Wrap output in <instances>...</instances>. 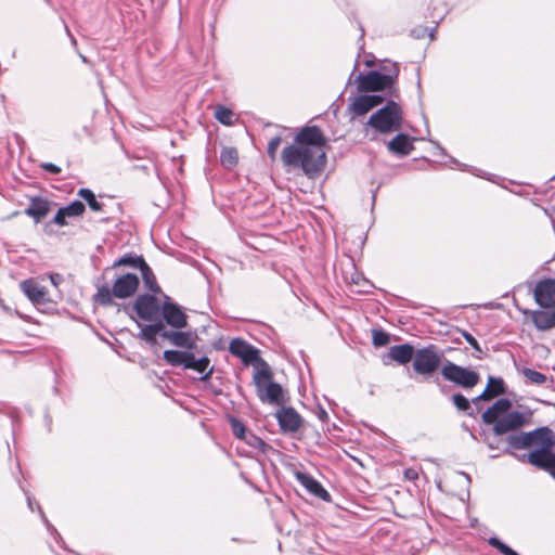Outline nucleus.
<instances>
[{"instance_id":"nucleus-1","label":"nucleus","mask_w":555,"mask_h":555,"mask_svg":"<svg viewBox=\"0 0 555 555\" xmlns=\"http://www.w3.org/2000/svg\"><path fill=\"white\" fill-rule=\"evenodd\" d=\"M326 139L317 126L304 127L282 151L284 166L301 169L309 178L321 175L326 164Z\"/></svg>"},{"instance_id":"nucleus-2","label":"nucleus","mask_w":555,"mask_h":555,"mask_svg":"<svg viewBox=\"0 0 555 555\" xmlns=\"http://www.w3.org/2000/svg\"><path fill=\"white\" fill-rule=\"evenodd\" d=\"M162 337L171 345L184 348L185 350H165L164 360L171 366H182L185 370H193L199 374L202 380H207L214 372L210 360L207 357L196 358L191 349L195 347L196 335L185 331H163Z\"/></svg>"},{"instance_id":"nucleus-3","label":"nucleus","mask_w":555,"mask_h":555,"mask_svg":"<svg viewBox=\"0 0 555 555\" xmlns=\"http://www.w3.org/2000/svg\"><path fill=\"white\" fill-rule=\"evenodd\" d=\"M555 434L548 427H540L532 430L529 452L517 455L524 463H529L543 469L555 479Z\"/></svg>"},{"instance_id":"nucleus-4","label":"nucleus","mask_w":555,"mask_h":555,"mask_svg":"<svg viewBox=\"0 0 555 555\" xmlns=\"http://www.w3.org/2000/svg\"><path fill=\"white\" fill-rule=\"evenodd\" d=\"M511 400L501 398L482 413V421L493 425L495 435H504L525 425L526 414L520 411H511Z\"/></svg>"},{"instance_id":"nucleus-5","label":"nucleus","mask_w":555,"mask_h":555,"mask_svg":"<svg viewBox=\"0 0 555 555\" xmlns=\"http://www.w3.org/2000/svg\"><path fill=\"white\" fill-rule=\"evenodd\" d=\"M253 380L257 396L262 403L276 406L285 403V391L280 384L272 380V374L267 364L255 372Z\"/></svg>"},{"instance_id":"nucleus-6","label":"nucleus","mask_w":555,"mask_h":555,"mask_svg":"<svg viewBox=\"0 0 555 555\" xmlns=\"http://www.w3.org/2000/svg\"><path fill=\"white\" fill-rule=\"evenodd\" d=\"M139 287V278L134 273H126L117 278L112 286L102 285L98 287L94 299L102 306L113 304V298L125 299L131 297Z\"/></svg>"},{"instance_id":"nucleus-7","label":"nucleus","mask_w":555,"mask_h":555,"mask_svg":"<svg viewBox=\"0 0 555 555\" xmlns=\"http://www.w3.org/2000/svg\"><path fill=\"white\" fill-rule=\"evenodd\" d=\"M367 125L380 133L398 131L402 127V111L396 102H388L376 111L367 120Z\"/></svg>"},{"instance_id":"nucleus-8","label":"nucleus","mask_w":555,"mask_h":555,"mask_svg":"<svg viewBox=\"0 0 555 555\" xmlns=\"http://www.w3.org/2000/svg\"><path fill=\"white\" fill-rule=\"evenodd\" d=\"M442 356L434 345L418 349L414 354L413 369L417 374L431 375L439 369Z\"/></svg>"},{"instance_id":"nucleus-9","label":"nucleus","mask_w":555,"mask_h":555,"mask_svg":"<svg viewBox=\"0 0 555 555\" xmlns=\"http://www.w3.org/2000/svg\"><path fill=\"white\" fill-rule=\"evenodd\" d=\"M398 76V69L393 65L392 73L382 74L379 72H370L366 75L360 74L357 77L358 90L360 92L382 91L392 86Z\"/></svg>"},{"instance_id":"nucleus-10","label":"nucleus","mask_w":555,"mask_h":555,"mask_svg":"<svg viewBox=\"0 0 555 555\" xmlns=\"http://www.w3.org/2000/svg\"><path fill=\"white\" fill-rule=\"evenodd\" d=\"M441 375L446 380L452 382L463 388H473L479 380L477 372L446 361L441 369Z\"/></svg>"},{"instance_id":"nucleus-11","label":"nucleus","mask_w":555,"mask_h":555,"mask_svg":"<svg viewBox=\"0 0 555 555\" xmlns=\"http://www.w3.org/2000/svg\"><path fill=\"white\" fill-rule=\"evenodd\" d=\"M384 101L380 95L360 94L350 100L348 112L351 118L364 116L371 109L382 104Z\"/></svg>"},{"instance_id":"nucleus-12","label":"nucleus","mask_w":555,"mask_h":555,"mask_svg":"<svg viewBox=\"0 0 555 555\" xmlns=\"http://www.w3.org/2000/svg\"><path fill=\"white\" fill-rule=\"evenodd\" d=\"M533 298L539 307H555V279L540 280L533 288Z\"/></svg>"},{"instance_id":"nucleus-13","label":"nucleus","mask_w":555,"mask_h":555,"mask_svg":"<svg viewBox=\"0 0 555 555\" xmlns=\"http://www.w3.org/2000/svg\"><path fill=\"white\" fill-rule=\"evenodd\" d=\"M160 312L166 324L169 326L176 330H182L188 326V315L177 304L165 301Z\"/></svg>"},{"instance_id":"nucleus-14","label":"nucleus","mask_w":555,"mask_h":555,"mask_svg":"<svg viewBox=\"0 0 555 555\" xmlns=\"http://www.w3.org/2000/svg\"><path fill=\"white\" fill-rule=\"evenodd\" d=\"M133 308L138 317L145 321L155 320L162 310V307H159L157 299L153 295L139 296L134 301Z\"/></svg>"},{"instance_id":"nucleus-15","label":"nucleus","mask_w":555,"mask_h":555,"mask_svg":"<svg viewBox=\"0 0 555 555\" xmlns=\"http://www.w3.org/2000/svg\"><path fill=\"white\" fill-rule=\"evenodd\" d=\"M229 351L246 365L254 364L259 360L258 350L242 338L232 339Z\"/></svg>"},{"instance_id":"nucleus-16","label":"nucleus","mask_w":555,"mask_h":555,"mask_svg":"<svg viewBox=\"0 0 555 555\" xmlns=\"http://www.w3.org/2000/svg\"><path fill=\"white\" fill-rule=\"evenodd\" d=\"M20 287L26 297L35 305H46L50 301L47 288L34 279L22 281Z\"/></svg>"},{"instance_id":"nucleus-17","label":"nucleus","mask_w":555,"mask_h":555,"mask_svg":"<svg viewBox=\"0 0 555 555\" xmlns=\"http://www.w3.org/2000/svg\"><path fill=\"white\" fill-rule=\"evenodd\" d=\"M538 310H530L528 314L539 331H550L555 327V307H540Z\"/></svg>"},{"instance_id":"nucleus-18","label":"nucleus","mask_w":555,"mask_h":555,"mask_svg":"<svg viewBox=\"0 0 555 555\" xmlns=\"http://www.w3.org/2000/svg\"><path fill=\"white\" fill-rule=\"evenodd\" d=\"M281 429L285 433H295L301 426V417L293 408H283L275 414Z\"/></svg>"},{"instance_id":"nucleus-19","label":"nucleus","mask_w":555,"mask_h":555,"mask_svg":"<svg viewBox=\"0 0 555 555\" xmlns=\"http://www.w3.org/2000/svg\"><path fill=\"white\" fill-rule=\"evenodd\" d=\"M294 475L296 480L301 486H304L311 494L315 495L319 499H322L323 501H331L330 493L312 476L302 472H295Z\"/></svg>"},{"instance_id":"nucleus-20","label":"nucleus","mask_w":555,"mask_h":555,"mask_svg":"<svg viewBox=\"0 0 555 555\" xmlns=\"http://www.w3.org/2000/svg\"><path fill=\"white\" fill-rule=\"evenodd\" d=\"M85 211V205L79 202L75 201L70 203L69 205L62 207L57 210L56 215L54 216L53 222L60 227H64L67 224L66 218L72 217H78L81 216Z\"/></svg>"},{"instance_id":"nucleus-21","label":"nucleus","mask_w":555,"mask_h":555,"mask_svg":"<svg viewBox=\"0 0 555 555\" xmlns=\"http://www.w3.org/2000/svg\"><path fill=\"white\" fill-rule=\"evenodd\" d=\"M50 211V202L42 197H34L30 205L25 209V214L31 217L36 223H39Z\"/></svg>"},{"instance_id":"nucleus-22","label":"nucleus","mask_w":555,"mask_h":555,"mask_svg":"<svg viewBox=\"0 0 555 555\" xmlns=\"http://www.w3.org/2000/svg\"><path fill=\"white\" fill-rule=\"evenodd\" d=\"M388 150L397 155L405 156L414 149L412 141L406 134L399 133L387 144Z\"/></svg>"},{"instance_id":"nucleus-23","label":"nucleus","mask_w":555,"mask_h":555,"mask_svg":"<svg viewBox=\"0 0 555 555\" xmlns=\"http://www.w3.org/2000/svg\"><path fill=\"white\" fill-rule=\"evenodd\" d=\"M415 350L409 344L395 345L389 349V358L393 361L405 364L414 359Z\"/></svg>"},{"instance_id":"nucleus-24","label":"nucleus","mask_w":555,"mask_h":555,"mask_svg":"<svg viewBox=\"0 0 555 555\" xmlns=\"http://www.w3.org/2000/svg\"><path fill=\"white\" fill-rule=\"evenodd\" d=\"M163 331H166V330L164 328V324L162 322L144 325L141 327V331H140L138 337L142 340H145L151 346H154L157 343V339H156L157 335L158 334L162 335Z\"/></svg>"},{"instance_id":"nucleus-25","label":"nucleus","mask_w":555,"mask_h":555,"mask_svg":"<svg viewBox=\"0 0 555 555\" xmlns=\"http://www.w3.org/2000/svg\"><path fill=\"white\" fill-rule=\"evenodd\" d=\"M138 263H139V270L141 271L142 279L144 281L146 288H149L150 291H152L154 293L159 292V287L157 285V282H156V279H155V275H154L152 269L147 266V263L144 261V259H140L138 261Z\"/></svg>"},{"instance_id":"nucleus-26","label":"nucleus","mask_w":555,"mask_h":555,"mask_svg":"<svg viewBox=\"0 0 555 555\" xmlns=\"http://www.w3.org/2000/svg\"><path fill=\"white\" fill-rule=\"evenodd\" d=\"M531 436H532V431L511 435L507 438V442H508L509 447L513 449H516V450L528 449L529 450Z\"/></svg>"},{"instance_id":"nucleus-27","label":"nucleus","mask_w":555,"mask_h":555,"mask_svg":"<svg viewBox=\"0 0 555 555\" xmlns=\"http://www.w3.org/2000/svg\"><path fill=\"white\" fill-rule=\"evenodd\" d=\"M220 162L223 167L231 169L238 162V152L234 147H223L220 154Z\"/></svg>"},{"instance_id":"nucleus-28","label":"nucleus","mask_w":555,"mask_h":555,"mask_svg":"<svg viewBox=\"0 0 555 555\" xmlns=\"http://www.w3.org/2000/svg\"><path fill=\"white\" fill-rule=\"evenodd\" d=\"M503 392H504V383L503 382H496V387L493 388V390H490V387H486V389L481 392V395H479L478 397L473 399L472 402L477 405L479 401H481V400H483V401L491 400L495 396L502 395Z\"/></svg>"},{"instance_id":"nucleus-29","label":"nucleus","mask_w":555,"mask_h":555,"mask_svg":"<svg viewBox=\"0 0 555 555\" xmlns=\"http://www.w3.org/2000/svg\"><path fill=\"white\" fill-rule=\"evenodd\" d=\"M215 118L222 125L231 126L234 122V113L225 106H217Z\"/></svg>"},{"instance_id":"nucleus-30","label":"nucleus","mask_w":555,"mask_h":555,"mask_svg":"<svg viewBox=\"0 0 555 555\" xmlns=\"http://www.w3.org/2000/svg\"><path fill=\"white\" fill-rule=\"evenodd\" d=\"M78 196L86 201L93 211H101L102 204L96 199L94 193L89 189H80Z\"/></svg>"},{"instance_id":"nucleus-31","label":"nucleus","mask_w":555,"mask_h":555,"mask_svg":"<svg viewBox=\"0 0 555 555\" xmlns=\"http://www.w3.org/2000/svg\"><path fill=\"white\" fill-rule=\"evenodd\" d=\"M243 441H245V443L248 444L254 450H257L261 453H266L267 450L269 449V446L253 433H248V435Z\"/></svg>"},{"instance_id":"nucleus-32","label":"nucleus","mask_w":555,"mask_h":555,"mask_svg":"<svg viewBox=\"0 0 555 555\" xmlns=\"http://www.w3.org/2000/svg\"><path fill=\"white\" fill-rule=\"evenodd\" d=\"M521 374L532 384H535V385H542L546 382L547 377L538 372V371H534V370H531V369H522L521 370Z\"/></svg>"},{"instance_id":"nucleus-33","label":"nucleus","mask_w":555,"mask_h":555,"mask_svg":"<svg viewBox=\"0 0 555 555\" xmlns=\"http://www.w3.org/2000/svg\"><path fill=\"white\" fill-rule=\"evenodd\" d=\"M230 424H231L233 435L236 438L244 440L249 433L246 430V427L244 426V424L234 417H232L230 420Z\"/></svg>"},{"instance_id":"nucleus-34","label":"nucleus","mask_w":555,"mask_h":555,"mask_svg":"<svg viewBox=\"0 0 555 555\" xmlns=\"http://www.w3.org/2000/svg\"><path fill=\"white\" fill-rule=\"evenodd\" d=\"M488 542L491 546L495 547L499 552H501L504 555H518L514 550H512L509 546L501 542L495 537H491Z\"/></svg>"},{"instance_id":"nucleus-35","label":"nucleus","mask_w":555,"mask_h":555,"mask_svg":"<svg viewBox=\"0 0 555 555\" xmlns=\"http://www.w3.org/2000/svg\"><path fill=\"white\" fill-rule=\"evenodd\" d=\"M373 344L376 347L386 346L389 344V335L384 331H373Z\"/></svg>"},{"instance_id":"nucleus-36","label":"nucleus","mask_w":555,"mask_h":555,"mask_svg":"<svg viewBox=\"0 0 555 555\" xmlns=\"http://www.w3.org/2000/svg\"><path fill=\"white\" fill-rule=\"evenodd\" d=\"M452 401L460 411H467L470 408L468 399L461 393L453 395Z\"/></svg>"},{"instance_id":"nucleus-37","label":"nucleus","mask_w":555,"mask_h":555,"mask_svg":"<svg viewBox=\"0 0 555 555\" xmlns=\"http://www.w3.org/2000/svg\"><path fill=\"white\" fill-rule=\"evenodd\" d=\"M281 142H282V138L279 137V135L272 138L269 141V143H268V155L270 156L271 159L275 158L276 151H278Z\"/></svg>"},{"instance_id":"nucleus-38","label":"nucleus","mask_w":555,"mask_h":555,"mask_svg":"<svg viewBox=\"0 0 555 555\" xmlns=\"http://www.w3.org/2000/svg\"><path fill=\"white\" fill-rule=\"evenodd\" d=\"M142 259L141 257H121L117 261H115L114 267H120V266H132L139 269L138 261Z\"/></svg>"},{"instance_id":"nucleus-39","label":"nucleus","mask_w":555,"mask_h":555,"mask_svg":"<svg viewBox=\"0 0 555 555\" xmlns=\"http://www.w3.org/2000/svg\"><path fill=\"white\" fill-rule=\"evenodd\" d=\"M41 168H43L44 170H47L53 175H57L61 172V168L52 163H43V164H41Z\"/></svg>"},{"instance_id":"nucleus-40","label":"nucleus","mask_w":555,"mask_h":555,"mask_svg":"<svg viewBox=\"0 0 555 555\" xmlns=\"http://www.w3.org/2000/svg\"><path fill=\"white\" fill-rule=\"evenodd\" d=\"M466 341L476 350L480 351L478 341L468 333H464Z\"/></svg>"},{"instance_id":"nucleus-41","label":"nucleus","mask_w":555,"mask_h":555,"mask_svg":"<svg viewBox=\"0 0 555 555\" xmlns=\"http://www.w3.org/2000/svg\"><path fill=\"white\" fill-rule=\"evenodd\" d=\"M53 286L57 287L63 282V276L59 273L50 274L49 276Z\"/></svg>"},{"instance_id":"nucleus-42","label":"nucleus","mask_w":555,"mask_h":555,"mask_svg":"<svg viewBox=\"0 0 555 555\" xmlns=\"http://www.w3.org/2000/svg\"><path fill=\"white\" fill-rule=\"evenodd\" d=\"M404 476L409 480H415L418 477V473L413 468H409L404 472Z\"/></svg>"},{"instance_id":"nucleus-43","label":"nucleus","mask_w":555,"mask_h":555,"mask_svg":"<svg viewBox=\"0 0 555 555\" xmlns=\"http://www.w3.org/2000/svg\"><path fill=\"white\" fill-rule=\"evenodd\" d=\"M496 382H503L501 378L489 377L487 387H490V390L496 387Z\"/></svg>"},{"instance_id":"nucleus-44","label":"nucleus","mask_w":555,"mask_h":555,"mask_svg":"<svg viewBox=\"0 0 555 555\" xmlns=\"http://www.w3.org/2000/svg\"><path fill=\"white\" fill-rule=\"evenodd\" d=\"M27 501H28V506L31 511H34V506H35V503L33 502V500L30 498H27Z\"/></svg>"},{"instance_id":"nucleus-45","label":"nucleus","mask_w":555,"mask_h":555,"mask_svg":"<svg viewBox=\"0 0 555 555\" xmlns=\"http://www.w3.org/2000/svg\"><path fill=\"white\" fill-rule=\"evenodd\" d=\"M488 444H489V448L493 449V448H494V446H495V442H492V443H491V442H489Z\"/></svg>"},{"instance_id":"nucleus-46","label":"nucleus","mask_w":555,"mask_h":555,"mask_svg":"<svg viewBox=\"0 0 555 555\" xmlns=\"http://www.w3.org/2000/svg\"><path fill=\"white\" fill-rule=\"evenodd\" d=\"M488 444H489V448L493 449V448H494V446H495V442H492V443H491V442H489Z\"/></svg>"},{"instance_id":"nucleus-47","label":"nucleus","mask_w":555,"mask_h":555,"mask_svg":"<svg viewBox=\"0 0 555 555\" xmlns=\"http://www.w3.org/2000/svg\"><path fill=\"white\" fill-rule=\"evenodd\" d=\"M553 180H555V176L553 177Z\"/></svg>"}]
</instances>
